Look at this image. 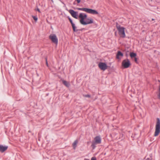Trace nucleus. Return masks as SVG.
Listing matches in <instances>:
<instances>
[{
	"label": "nucleus",
	"mask_w": 160,
	"mask_h": 160,
	"mask_svg": "<svg viewBox=\"0 0 160 160\" xmlns=\"http://www.w3.org/2000/svg\"><path fill=\"white\" fill-rule=\"evenodd\" d=\"M116 27L120 36L122 38H125L126 37L125 32V28L121 27L118 23H116Z\"/></svg>",
	"instance_id": "f257e3e1"
},
{
	"label": "nucleus",
	"mask_w": 160,
	"mask_h": 160,
	"mask_svg": "<svg viewBox=\"0 0 160 160\" xmlns=\"http://www.w3.org/2000/svg\"><path fill=\"white\" fill-rule=\"evenodd\" d=\"M101 142V138L99 136H97L94 138V141L92 142L91 146L92 149H94L95 148L96 144H100Z\"/></svg>",
	"instance_id": "f03ea898"
},
{
	"label": "nucleus",
	"mask_w": 160,
	"mask_h": 160,
	"mask_svg": "<svg viewBox=\"0 0 160 160\" xmlns=\"http://www.w3.org/2000/svg\"><path fill=\"white\" fill-rule=\"evenodd\" d=\"M78 10H81L86 12L88 13L93 14H98V12L96 10L91 9L85 8H78Z\"/></svg>",
	"instance_id": "7ed1b4c3"
},
{
	"label": "nucleus",
	"mask_w": 160,
	"mask_h": 160,
	"mask_svg": "<svg viewBox=\"0 0 160 160\" xmlns=\"http://www.w3.org/2000/svg\"><path fill=\"white\" fill-rule=\"evenodd\" d=\"M160 132V120L159 118L157 119V122L155 126V130L154 136L156 137L158 135Z\"/></svg>",
	"instance_id": "20e7f679"
},
{
	"label": "nucleus",
	"mask_w": 160,
	"mask_h": 160,
	"mask_svg": "<svg viewBox=\"0 0 160 160\" xmlns=\"http://www.w3.org/2000/svg\"><path fill=\"white\" fill-rule=\"evenodd\" d=\"M87 17V15L84 13H81L79 14V18L80 19L79 22L81 24L83 25V24H86L84 19H86Z\"/></svg>",
	"instance_id": "39448f33"
},
{
	"label": "nucleus",
	"mask_w": 160,
	"mask_h": 160,
	"mask_svg": "<svg viewBox=\"0 0 160 160\" xmlns=\"http://www.w3.org/2000/svg\"><path fill=\"white\" fill-rule=\"evenodd\" d=\"M49 39H50L52 42L56 45L58 43V39L55 34H51L49 36Z\"/></svg>",
	"instance_id": "423d86ee"
},
{
	"label": "nucleus",
	"mask_w": 160,
	"mask_h": 160,
	"mask_svg": "<svg viewBox=\"0 0 160 160\" xmlns=\"http://www.w3.org/2000/svg\"><path fill=\"white\" fill-rule=\"evenodd\" d=\"M122 65L124 68H127L129 67L131 64L129 60L126 59L122 61Z\"/></svg>",
	"instance_id": "0eeeda50"
},
{
	"label": "nucleus",
	"mask_w": 160,
	"mask_h": 160,
	"mask_svg": "<svg viewBox=\"0 0 160 160\" xmlns=\"http://www.w3.org/2000/svg\"><path fill=\"white\" fill-rule=\"evenodd\" d=\"M98 67L102 70L104 71L107 68V64L104 62H100L98 64Z\"/></svg>",
	"instance_id": "6e6552de"
},
{
	"label": "nucleus",
	"mask_w": 160,
	"mask_h": 160,
	"mask_svg": "<svg viewBox=\"0 0 160 160\" xmlns=\"http://www.w3.org/2000/svg\"><path fill=\"white\" fill-rule=\"evenodd\" d=\"M69 12L70 13L72 16L76 19H77V17L78 12L75 11L73 10L70 9L69 10Z\"/></svg>",
	"instance_id": "1a4fd4ad"
},
{
	"label": "nucleus",
	"mask_w": 160,
	"mask_h": 160,
	"mask_svg": "<svg viewBox=\"0 0 160 160\" xmlns=\"http://www.w3.org/2000/svg\"><path fill=\"white\" fill-rule=\"evenodd\" d=\"M85 22L86 24H83V25H86L88 24L92 23H93V20L91 18H86Z\"/></svg>",
	"instance_id": "9d476101"
},
{
	"label": "nucleus",
	"mask_w": 160,
	"mask_h": 160,
	"mask_svg": "<svg viewBox=\"0 0 160 160\" xmlns=\"http://www.w3.org/2000/svg\"><path fill=\"white\" fill-rule=\"evenodd\" d=\"M8 148L7 146H3V145H0V152H4Z\"/></svg>",
	"instance_id": "9b49d317"
},
{
	"label": "nucleus",
	"mask_w": 160,
	"mask_h": 160,
	"mask_svg": "<svg viewBox=\"0 0 160 160\" xmlns=\"http://www.w3.org/2000/svg\"><path fill=\"white\" fill-rule=\"evenodd\" d=\"M69 21L71 24L73 31L74 32H77L78 31V30L76 29V27L75 26V24L73 23L72 19L70 20Z\"/></svg>",
	"instance_id": "f8f14e48"
},
{
	"label": "nucleus",
	"mask_w": 160,
	"mask_h": 160,
	"mask_svg": "<svg viewBox=\"0 0 160 160\" xmlns=\"http://www.w3.org/2000/svg\"><path fill=\"white\" fill-rule=\"evenodd\" d=\"M61 80L62 81V83L66 87L68 88L70 87V85L69 82H67L63 79H61Z\"/></svg>",
	"instance_id": "ddd939ff"
},
{
	"label": "nucleus",
	"mask_w": 160,
	"mask_h": 160,
	"mask_svg": "<svg viewBox=\"0 0 160 160\" xmlns=\"http://www.w3.org/2000/svg\"><path fill=\"white\" fill-rule=\"evenodd\" d=\"M123 56V54L120 51L118 52L116 58L118 59H120V56L122 57Z\"/></svg>",
	"instance_id": "4468645a"
},
{
	"label": "nucleus",
	"mask_w": 160,
	"mask_h": 160,
	"mask_svg": "<svg viewBox=\"0 0 160 160\" xmlns=\"http://www.w3.org/2000/svg\"><path fill=\"white\" fill-rule=\"evenodd\" d=\"M145 158L146 160H152V154H150L148 155H147L145 157Z\"/></svg>",
	"instance_id": "2eb2a0df"
},
{
	"label": "nucleus",
	"mask_w": 160,
	"mask_h": 160,
	"mask_svg": "<svg viewBox=\"0 0 160 160\" xmlns=\"http://www.w3.org/2000/svg\"><path fill=\"white\" fill-rule=\"evenodd\" d=\"M78 142V141L76 140L74 141V142L73 143L72 145L74 149H75L77 147V144Z\"/></svg>",
	"instance_id": "dca6fc26"
},
{
	"label": "nucleus",
	"mask_w": 160,
	"mask_h": 160,
	"mask_svg": "<svg viewBox=\"0 0 160 160\" xmlns=\"http://www.w3.org/2000/svg\"><path fill=\"white\" fill-rule=\"evenodd\" d=\"M130 56L132 58H134L136 57L137 56V54L136 53L131 52L130 53Z\"/></svg>",
	"instance_id": "f3484780"
},
{
	"label": "nucleus",
	"mask_w": 160,
	"mask_h": 160,
	"mask_svg": "<svg viewBox=\"0 0 160 160\" xmlns=\"http://www.w3.org/2000/svg\"><path fill=\"white\" fill-rule=\"evenodd\" d=\"M32 17L36 22L37 21L38 18L37 16H32Z\"/></svg>",
	"instance_id": "a211bd4d"
},
{
	"label": "nucleus",
	"mask_w": 160,
	"mask_h": 160,
	"mask_svg": "<svg viewBox=\"0 0 160 160\" xmlns=\"http://www.w3.org/2000/svg\"><path fill=\"white\" fill-rule=\"evenodd\" d=\"M84 96L85 97H88L89 98H90L91 97V96L89 94L85 95H84Z\"/></svg>",
	"instance_id": "6ab92c4d"
},
{
	"label": "nucleus",
	"mask_w": 160,
	"mask_h": 160,
	"mask_svg": "<svg viewBox=\"0 0 160 160\" xmlns=\"http://www.w3.org/2000/svg\"><path fill=\"white\" fill-rule=\"evenodd\" d=\"M134 61L136 62V63H137L138 62V59L137 58L135 57V58H134Z\"/></svg>",
	"instance_id": "aec40b11"
},
{
	"label": "nucleus",
	"mask_w": 160,
	"mask_h": 160,
	"mask_svg": "<svg viewBox=\"0 0 160 160\" xmlns=\"http://www.w3.org/2000/svg\"><path fill=\"white\" fill-rule=\"evenodd\" d=\"M91 160H97V159L95 157H93L91 158Z\"/></svg>",
	"instance_id": "412c9836"
},
{
	"label": "nucleus",
	"mask_w": 160,
	"mask_h": 160,
	"mask_svg": "<svg viewBox=\"0 0 160 160\" xmlns=\"http://www.w3.org/2000/svg\"><path fill=\"white\" fill-rule=\"evenodd\" d=\"M45 59H46V65L48 67V62L47 60V58H45Z\"/></svg>",
	"instance_id": "4be33fe9"
},
{
	"label": "nucleus",
	"mask_w": 160,
	"mask_h": 160,
	"mask_svg": "<svg viewBox=\"0 0 160 160\" xmlns=\"http://www.w3.org/2000/svg\"><path fill=\"white\" fill-rule=\"evenodd\" d=\"M36 10L38 11L39 12H40V9L38 8H37V9H36Z\"/></svg>",
	"instance_id": "5701e85b"
},
{
	"label": "nucleus",
	"mask_w": 160,
	"mask_h": 160,
	"mask_svg": "<svg viewBox=\"0 0 160 160\" xmlns=\"http://www.w3.org/2000/svg\"><path fill=\"white\" fill-rule=\"evenodd\" d=\"M77 1V3H80V0H76Z\"/></svg>",
	"instance_id": "b1692460"
},
{
	"label": "nucleus",
	"mask_w": 160,
	"mask_h": 160,
	"mask_svg": "<svg viewBox=\"0 0 160 160\" xmlns=\"http://www.w3.org/2000/svg\"><path fill=\"white\" fill-rule=\"evenodd\" d=\"M68 20H69V21L70 20H71L72 19L69 17H68Z\"/></svg>",
	"instance_id": "393cba45"
},
{
	"label": "nucleus",
	"mask_w": 160,
	"mask_h": 160,
	"mask_svg": "<svg viewBox=\"0 0 160 160\" xmlns=\"http://www.w3.org/2000/svg\"><path fill=\"white\" fill-rule=\"evenodd\" d=\"M152 21H153L154 20V19L153 18H152Z\"/></svg>",
	"instance_id": "a878e982"
},
{
	"label": "nucleus",
	"mask_w": 160,
	"mask_h": 160,
	"mask_svg": "<svg viewBox=\"0 0 160 160\" xmlns=\"http://www.w3.org/2000/svg\"><path fill=\"white\" fill-rule=\"evenodd\" d=\"M84 160H89L88 159H85Z\"/></svg>",
	"instance_id": "bb28decb"
},
{
	"label": "nucleus",
	"mask_w": 160,
	"mask_h": 160,
	"mask_svg": "<svg viewBox=\"0 0 160 160\" xmlns=\"http://www.w3.org/2000/svg\"><path fill=\"white\" fill-rule=\"evenodd\" d=\"M87 143H89V142H87Z\"/></svg>",
	"instance_id": "cd10ccee"
}]
</instances>
